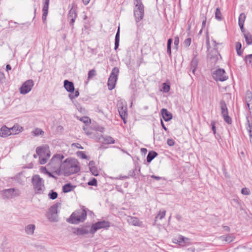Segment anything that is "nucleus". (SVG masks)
I'll use <instances>...</instances> for the list:
<instances>
[{"label":"nucleus","mask_w":252,"mask_h":252,"mask_svg":"<svg viewBox=\"0 0 252 252\" xmlns=\"http://www.w3.org/2000/svg\"><path fill=\"white\" fill-rule=\"evenodd\" d=\"M63 174L64 176H69L70 175L78 173L80 168L79 162L75 158H66L61 164Z\"/></svg>","instance_id":"obj_1"},{"label":"nucleus","mask_w":252,"mask_h":252,"mask_svg":"<svg viewBox=\"0 0 252 252\" xmlns=\"http://www.w3.org/2000/svg\"><path fill=\"white\" fill-rule=\"evenodd\" d=\"M87 213L86 209L84 207L82 209L75 211L72 213L67 221L71 224H78L84 222L87 218Z\"/></svg>","instance_id":"obj_2"},{"label":"nucleus","mask_w":252,"mask_h":252,"mask_svg":"<svg viewBox=\"0 0 252 252\" xmlns=\"http://www.w3.org/2000/svg\"><path fill=\"white\" fill-rule=\"evenodd\" d=\"M32 185L36 194H41L45 189L43 180L39 175H35L32 176Z\"/></svg>","instance_id":"obj_3"},{"label":"nucleus","mask_w":252,"mask_h":252,"mask_svg":"<svg viewBox=\"0 0 252 252\" xmlns=\"http://www.w3.org/2000/svg\"><path fill=\"white\" fill-rule=\"evenodd\" d=\"M117 107L121 119L123 120L124 123L126 124V119L128 115L126 102L125 100L121 99L117 101Z\"/></svg>","instance_id":"obj_4"},{"label":"nucleus","mask_w":252,"mask_h":252,"mask_svg":"<svg viewBox=\"0 0 252 252\" xmlns=\"http://www.w3.org/2000/svg\"><path fill=\"white\" fill-rule=\"evenodd\" d=\"M119 73V69L118 67H115L112 69L107 82V86L109 90H112L115 87Z\"/></svg>","instance_id":"obj_5"},{"label":"nucleus","mask_w":252,"mask_h":252,"mask_svg":"<svg viewBox=\"0 0 252 252\" xmlns=\"http://www.w3.org/2000/svg\"><path fill=\"white\" fill-rule=\"evenodd\" d=\"M110 226V222L106 220L98 221L93 223L90 228L91 234L94 235L98 230L101 228L107 229Z\"/></svg>","instance_id":"obj_6"},{"label":"nucleus","mask_w":252,"mask_h":252,"mask_svg":"<svg viewBox=\"0 0 252 252\" xmlns=\"http://www.w3.org/2000/svg\"><path fill=\"white\" fill-rule=\"evenodd\" d=\"M220 107L221 109V114L223 118L224 121L228 125H231L232 120L231 117L228 115V111L226 104L223 99H221L220 102Z\"/></svg>","instance_id":"obj_7"},{"label":"nucleus","mask_w":252,"mask_h":252,"mask_svg":"<svg viewBox=\"0 0 252 252\" xmlns=\"http://www.w3.org/2000/svg\"><path fill=\"white\" fill-rule=\"evenodd\" d=\"M64 158V156L62 154H56L53 156L47 166L50 168L55 169L59 166L62 163L61 161Z\"/></svg>","instance_id":"obj_8"},{"label":"nucleus","mask_w":252,"mask_h":252,"mask_svg":"<svg viewBox=\"0 0 252 252\" xmlns=\"http://www.w3.org/2000/svg\"><path fill=\"white\" fill-rule=\"evenodd\" d=\"M77 16V5L75 3H72L67 16L68 19L70 20L69 25L72 27V29L74 28L73 25Z\"/></svg>","instance_id":"obj_9"},{"label":"nucleus","mask_w":252,"mask_h":252,"mask_svg":"<svg viewBox=\"0 0 252 252\" xmlns=\"http://www.w3.org/2000/svg\"><path fill=\"white\" fill-rule=\"evenodd\" d=\"M213 77L216 81L221 82L226 80L228 78L226 75L225 70L222 68H219L214 71L213 73Z\"/></svg>","instance_id":"obj_10"},{"label":"nucleus","mask_w":252,"mask_h":252,"mask_svg":"<svg viewBox=\"0 0 252 252\" xmlns=\"http://www.w3.org/2000/svg\"><path fill=\"white\" fill-rule=\"evenodd\" d=\"M90 228L91 227L89 225H83L80 227L74 228L73 233L77 236L88 234L89 233H91Z\"/></svg>","instance_id":"obj_11"},{"label":"nucleus","mask_w":252,"mask_h":252,"mask_svg":"<svg viewBox=\"0 0 252 252\" xmlns=\"http://www.w3.org/2000/svg\"><path fill=\"white\" fill-rule=\"evenodd\" d=\"M3 195L7 198H12L19 196L20 192L19 189H9L2 191Z\"/></svg>","instance_id":"obj_12"},{"label":"nucleus","mask_w":252,"mask_h":252,"mask_svg":"<svg viewBox=\"0 0 252 252\" xmlns=\"http://www.w3.org/2000/svg\"><path fill=\"white\" fill-rule=\"evenodd\" d=\"M173 242L181 246L191 245L190 239L182 235H179L177 238H175Z\"/></svg>","instance_id":"obj_13"},{"label":"nucleus","mask_w":252,"mask_h":252,"mask_svg":"<svg viewBox=\"0 0 252 252\" xmlns=\"http://www.w3.org/2000/svg\"><path fill=\"white\" fill-rule=\"evenodd\" d=\"M32 90V80H29L26 81L20 88L21 94H25Z\"/></svg>","instance_id":"obj_14"},{"label":"nucleus","mask_w":252,"mask_h":252,"mask_svg":"<svg viewBox=\"0 0 252 252\" xmlns=\"http://www.w3.org/2000/svg\"><path fill=\"white\" fill-rule=\"evenodd\" d=\"M17 127H19L18 126H14L12 128L9 129L5 126H2L0 129V136L1 137H6L10 135L12 133L11 131H13Z\"/></svg>","instance_id":"obj_15"},{"label":"nucleus","mask_w":252,"mask_h":252,"mask_svg":"<svg viewBox=\"0 0 252 252\" xmlns=\"http://www.w3.org/2000/svg\"><path fill=\"white\" fill-rule=\"evenodd\" d=\"M63 86L67 92L73 93L74 91V84L71 81L68 80H65L63 82Z\"/></svg>","instance_id":"obj_16"},{"label":"nucleus","mask_w":252,"mask_h":252,"mask_svg":"<svg viewBox=\"0 0 252 252\" xmlns=\"http://www.w3.org/2000/svg\"><path fill=\"white\" fill-rule=\"evenodd\" d=\"M162 117L166 122H168L172 119V114L166 109L162 108L160 111Z\"/></svg>","instance_id":"obj_17"},{"label":"nucleus","mask_w":252,"mask_h":252,"mask_svg":"<svg viewBox=\"0 0 252 252\" xmlns=\"http://www.w3.org/2000/svg\"><path fill=\"white\" fill-rule=\"evenodd\" d=\"M245 101L249 110L252 109V94L249 90L246 93Z\"/></svg>","instance_id":"obj_18"},{"label":"nucleus","mask_w":252,"mask_h":252,"mask_svg":"<svg viewBox=\"0 0 252 252\" xmlns=\"http://www.w3.org/2000/svg\"><path fill=\"white\" fill-rule=\"evenodd\" d=\"M48 151V146L38 147L36 149V153L39 157L45 156V153Z\"/></svg>","instance_id":"obj_19"},{"label":"nucleus","mask_w":252,"mask_h":252,"mask_svg":"<svg viewBox=\"0 0 252 252\" xmlns=\"http://www.w3.org/2000/svg\"><path fill=\"white\" fill-rule=\"evenodd\" d=\"M89 167L90 171L92 175L94 176H97L99 175L97 167L95 166V162L94 160H91L89 163Z\"/></svg>","instance_id":"obj_20"},{"label":"nucleus","mask_w":252,"mask_h":252,"mask_svg":"<svg viewBox=\"0 0 252 252\" xmlns=\"http://www.w3.org/2000/svg\"><path fill=\"white\" fill-rule=\"evenodd\" d=\"M49 0H45L44 2V5L42 8V20L44 22L46 19V17L48 14V7L49 4Z\"/></svg>","instance_id":"obj_21"},{"label":"nucleus","mask_w":252,"mask_h":252,"mask_svg":"<svg viewBox=\"0 0 252 252\" xmlns=\"http://www.w3.org/2000/svg\"><path fill=\"white\" fill-rule=\"evenodd\" d=\"M213 43H214V48L213 49V50H212V53L214 54V56H212L211 57V58L212 59V58H216V61H217L219 59V58H218V56H219L220 57V58H221V56H220V54L219 53L218 50V48L217 47V46L218 44H219V43H217V42L215 40H213Z\"/></svg>","instance_id":"obj_22"},{"label":"nucleus","mask_w":252,"mask_h":252,"mask_svg":"<svg viewBox=\"0 0 252 252\" xmlns=\"http://www.w3.org/2000/svg\"><path fill=\"white\" fill-rule=\"evenodd\" d=\"M198 60L196 57H194L190 62V70H191V72L193 74H195V72L198 66Z\"/></svg>","instance_id":"obj_23"},{"label":"nucleus","mask_w":252,"mask_h":252,"mask_svg":"<svg viewBox=\"0 0 252 252\" xmlns=\"http://www.w3.org/2000/svg\"><path fill=\"white\" fill-rule=\"evenodd\" d=\"M134 16L135 18V22L138 23L141 21L144 17V11H137L133 10Z\"/></svg>","instance_id":"obj_24"},{"label":"nucleus","mask_w":252,"mask_h":252,"mask_svg":"<svg viewBox=\"0 0 252 252\" xmlns=\"http://www.w3.org/2000/svg\"><path fill=\"white\" fill-rule=\"evenodd\" d=\"M127 221L129 224H131L134 226L139 225V220L136 217L128 216L127 217Z\"/></svg>","instance_id":"obj_25"},{"label":"nucleus","mask_w":252,"mask_h":252,"mask_svg":"<svg viewBox=\"0 0 252 252\" xmlns=\"http://www.w3.org/2000/svg\"><path fill=\"white\" fill-rule=\"evenodd\" d=\"M134 4L135 8L133 10L144 11V7L141 0H134Z\"/></svg>","instance_id":"obj_26"},{"label":"nucleus","mask_w":252,"mask_h":252,"mask_svg":"<svg viewBox=\"0 0 252 252\" xmlns=\"http://www.w3.org/2000/svg\"><path fill=\"white\" fill-rule=\"evenodd\" d=\"M220 238L227 243H230L234 240L235 237L233 234H227L220 236Z\"/></svg>","instance_id":"obj_27"},{"label":"nucleus","mask_w":252,"mask_h":252,"mask_svg":"<svg viewBox=\"0 0 252 252\" xmlns=\"http://www.w3.org/2000/svg\"><path fill=\"white\" fill-rule=\"evenodd\" d=\"M158 155V153L154 151H149L147 156V162L150 163Z\"/></svg>","instance_id":"obj_28"},{"label":"nucleus","mask_w":252,"mask_h":252,"mask_svg":"<svg viewBox=\"0 0 252 252\" xmlns=\"http://www.w3.org/2000/svg\"><path fill=\"white\" fill-rule=\"evenodd\" d=\"M247 124L246 126V129L249 132L250 136V141L252 143V124L250 123L248 117H247Z\"/></svg>","instance_id":"obj_29"},{"label":"nucleus","mask_w":252,"mask_h":252,"mask_svg":"<svg viewBox=\"0 0 252 252\" xmlns=\"http://www.w3.org/2000/svg\"><path fill=\"white\" fill-rule=\"evenodd\" d=\"M75 186H73L71 183H69L63 186L62 189L64 193H67L73 190Z\"/></svg>","instance_id":"obj_30"},{"label":"nucleus","mask_w":252,"mask_h":252,"mask_svg":"<svg viewBox=\"0 0 252 252\" xmlns=\"http://www.w3.org/2000/svg\"><path fill=\"white\" fill-rule=\"evenodd\" d=\"M120 42V27L118 28V29L117 31L115 37V47L114 49L116 50L119 46Z\"/></svg>","instance_id":"obj_31"},{"label":"nucleus","mask_w":252,"mask_h":252,"mask_svg":"<svg viewBox=\"0 0 252 252\" xmlns=\"http://www.w3.org/2000/svg\"><path fill=\"white\" fill-rule=\"evenodd\" d=\"M61 203L57 202L53 205L49 209V212L53 214H58V208L61 206Z\"/></svg>","instance_id":"obj_32"},{"label":"nucleus","mask_w":252,"mask_h":252,"mask_svg":"<svg viewBox=\"0 0 252 252\" xmlns=\"http://www.w3.org/2000/svg\"><path fill=\"white\" fill-rule=\"evenodd\" d=\"M44 131L39 128H36L34 129V130L32 131V134L35 136L43 137L44 135Z\"/></svg>","instance_id":"obj_33"},{"label":"nucleus","mask_w":252,"mask_h":252,"mask_svg":"<svg viewBox=\"0 0 252 252\" xmlns=\"http://www.w3.org/2000/svg\"><path fill=\"white\" fill-rule=\"evenodd\" d=\"M47 218L50 221L56 222L58 221V215L56 214L48 212Z\"/></svg>","instance_id":"obj_34"},{"label":"nucleus","mask_w":252,"mask_h":252,"mask_svg":"<svg viewBox=\"0 0 252 252\" xmlns=\"http://www.w3.org/2000/svg\"><path fill=\"white\" fill-rule=\"evenodd\" d=\"M244 36L245 38L246 43L248 45L252 44V35L248 32L247 33H244Z\"/></svg>","instance_id":"obj_35"},{"label":"nucleus","mask_w":252,"mask_h":252,"mask_svg":"<svg viewBox=\"0 0 252 252\" xmlns=\"http://www.w3.org/2000/svg\"><path fill=\"white\" fill-rule=\"evenodd\" d=\"M103 139L106 144H114L115 142L114 138L110 136H107L104 137Z\"/></svg>","instance_id":"obj_36"},{"label":"nucleus","mask_w":252,"mask_h":252,"mask_svg":"<svg viewBox=\"0 0 252 252\" xmlns=\"http://www.w3.org/2000/svg\"><path fill=\"white\" fill-rule=\"evenodd\" d=\"M165 210H163L162 211H159L158 214L155 217V222H156L158 218H159L160 220H162L165 217Z\"/></svg>","instance_id":"obj_37"},{"label":"nucleus","mask_w":252,"mask_h":252,"mask_svg":"<svg viewBox=\"0 0 252 252\" xmlns=\"http://www.w3.org/2000/svg\"><path fill=\"white\" fill-rule=\"evenodd\" d=\"M58 193L56 191H54L53 190H51L48 194L49 198L52 200L56 199L58 197Z\"/></svg>","instance_id":"obj_38"},{"label":"nucleus","mask_w":252,"mask_h":252,"mask_svg":"<svg viewBox=\"0 0 252 252\" xmlns=\"http://www.w3.org/2000/svg\"><path fill=\"white\" fill-rule=\"evenodd\" d=\"M79 95V91L77 90L75 91L74 90L73 93H70V94H68V97L71 100H72L74 98L78 97Z\"/></svg>","instance_id":"obj_39"},{"label":"nucleus","mask_w":252,"mask_h":252,"mask_svg":"<svg viewBox=\"0 0 252 252\" xmlns=\"http://www.w3.org/2000/svg\"><path fill=\"white\" fill-rule=\"evenodd\" d=\"M215 18L219 21H220L222 19L221 13L220 12V8L219 7H217L216 9Z\"/></svg>","instance_id":"obj_40"},{"label":"nucleus","mask_w":252,"mask_h":252,"mask_svg":"<svg viewBox=\"0 0 252 252\" xmlns=\"http://www.w3.org/2000/svg\"><path fill=\"white\" fill-rule=\"evenodd\" d=\"M170 89V86L169 83H163L162 84V91L164 93H168Z\"/></svg>","instance_id":"obj_41"},{"label":"nucleus","mask_w":252,"mask_h":252,"mask_svg":"<svg viewBox=\"0 0 252 252\" xmlns=\"http://www.w3.org/2000/svg\"><path fill=\"white\" fill-rule=\"evenodd\" d=\"M245 19H246L245 14L243 13H242L241 14H240L239 16V20H238L239 25H244Z\"/></svg>","instance_id":"obj_42"},{"label":"nucleus","mask_w":252,"mask_h":252,"mask_svg":"<svg viewBox=\"0 0 252 252\" xmlns=\"http://www.w3.org/2000/svg\"><path fill=\"white\" fill-rule=\"evenodd\" d=\"M79 120L85 124L86 125H89L91 122V120L90 118L87 116H84L80 118Z\"/></svg>","instance_id":"obj_43"},{"label":"nucleus","mask_w":252,"mask_h":252,"mask_svg":"<svg viewBox=\"0 0 252 252\" xmlns=\"http://www.w3.org/2000/svg\"><path fill=\"white\" fill-rule=\"evenodd\" d=\"M77 155L78 157L82 159H89V157L83 151H78L77 152Z\"/></svg>","instance_id":"obj_44"},{"label":"nucleus","mask_w":252,"mask_h":252,"mask_svg":"<svg viewBox=\"0 0 252 252\" xmlns=\"http://www.w3.org/2000/svg\"><path fill=\"white\" fill-rule=\"evenodd\" d=\"M88 185L89 186H97V180L95 178H93L91 180L88 182Z\"/></svg>","instance_id":"obj_45"},{"label":"nucleus","mask_w":252,"mask_h":252,"mask_svg":"<svg viewBox=\"0 0 252 252\" xmlns=\"http://www.w3.org/2000/svg\"><path fill=\"white\" fill-rule=\"evenodd\" d=\"M51 169L55 170L54 172L58 175H60L62 171L63 172L61 168V164L59 165V166L56 167L55 169L51 168Z\"/></svg>","instance_id":"obj_46"},{"label":"nucleus","mask_w":252,"mask_h":252,"mask_svg":"<svg viewBox=\"0 0 252 252\" xmlns=\"http://www.w3.org/2000/svg\"><path fill=\"white\" fill-rule=\"evenodd\" d=\"M244 60L246 63L249 62V63H252V54L246 56Z\"/></svg>","instance_id":"obj_47"},{"label":"nucleus","mask_w":252,"mask_h":252,"mask_svg":"<svg viewBox=\"0 0 252 252\" xmlns=\"http://www.w3.org/2000/svg\"><path fill=\"white\" fill-rule=\"evenodd\" d=\"M95 70L94 69L90 70L88 72V78L89 79L91 78L95 75Z\"/></svg>","instance_id":"obj_48"},{"label":"nucleus","mask_w":252,"mask_h":252,"mask_svg":"<svg viewBox=\"0 0 252 252\" xmlns=\"http://www.w3.org/2000/svg\"><path fill=\"white\" fill-rule=\"evenodd\" d=\"M191 38L189 37L187 38L184 42V46L186 47H188L189 46V45L191 44Z\"/></svg>","instance_id":"obj_49"},{"label":"nucleus","mask_w":252,"mask_h":252,"mask_svg":"<svg viewBox=\"0 0 252 252\" xmlns=\"http://www.w3.org/2000/svg\"><path fill=\"white\" fill-rule=\"evenodd\" d=\"M47 159L45 157H39V163L40 164H44L47 161Z\"/></svg>","instance_id":"obj_50"},{"label":"nucleus","mask_w":252,"mask_h":252,"mask_svg":"<svg viewBox=\"0 0 252 252\" xmlns=\"http://www.w3.org/2000/svg\"><path fill=\"white\" fill-rule=\"evenodd\" d=\"M241 193L244 195H249L250 194V191L248 188H245L241 189Z\"/></svg>","instance_id":"obj_51"},{"label":"nucleus","mask_w":252,"mask_h":252,"mask_svg":"<svg viewBox=\"0 0 252 252\" xmlns=\"http://www.w3.org/2000/svg\"><path fill=\"white\" fill-rule=\"evenodd\" d=\"M25 231L27 234H31L32 233V224H29L26 227Z\"/></svg>","instance_id":"obj_52"},{"label":"nucleus","mask_w":252,"mask_h":252,"mask_svg":"<svg viewBox=\"0 0 252 252\" xmlns=\"http://www.w3.org/2000/svg\"><path fill=\"white\" fill-rule=\"evenodd\" d=\"M179 44V38L178 36H176L174 38V44L176 49H178V46Z\"/></svg>","instance_id":"obj_53"},{"label":"nucleus","mask_w":252,"mask_h":252,"mask_svg":"<svg viewBox=\"0 0 252 252\" xmlns=\"http://www.w3.org/2000/svg\"><path fill=\"white\" fill-rule=\"evenodd\" d=\"M135 170L136 169L130 170L129 171L128 176H126L125 178H128L129 177H135Z\"/></svg>","instance_id":"obj_54"},{"label":"nucleus","mask_w":252,"mask_h":252,"mask_svg":"<svg viewBox=\"0 0 252 252\" xmlns=\"http://www.w3.org/2000/svg\"><path fill=\"white\" fill-rule=\"evenodd\" d=\"M167 144L169 146H173L175 144V141L172 139H168L167 141Z\"/></svg>","instance_id":"obj_55"},{"label":"nucleus","mask_w":252,"mask_h":252,"mask_svg":"<svg viewBox=\"0 0 252 252\" xmlns=\"http://www.w3.org/2000/svg\"><path fill=\"white\" fill-rule=\"evenodd\" d=\"M212 126V130L214 134L216 133V128L215 126V122L214 121H212L211 124Z\"/></svg>","instance_id":"obj_56"},{"label":"nucleus","mask_w":252,"mask_h":252,"mask_svg":"<svg viewBox=\"0 0 252 252\" xmlns=\"http://www.w3.org/2000/svg\"><path fill=\"white\" fill-rule=\"evenodd\" d=\"M40 172L44 173L45 174H47L49 171L46 169V167L41 166L40 169Z\"/></svg>","instance_id":"obj_57"},{"label":"nucleus","mask_w":252,"mask_h":252,"mask_svg":"<svg viewBox=\"0 0 252 252\" xmlns=\"http://www.w3.org/2000/svg\"><path fill=\"white\" fill-rule=\"evenodd\" d=\"M242 48L241 43L239 42H237L236 43V50H241Z\"/></svg>","instance_id":"obj_58"},{"label":"nucleus","mask_w":252,"mask_h":252,"mask_svg":"<svg viewBox=\"0 0 252 252\" xmlns=\"http://www.w3.org/2000/svg\"><path fill=\"white\" fill-rule=\"evenodd\" d=\"M4 79L5 76L4 73L0 71V83H2Z\"/></svg>","instance_id":"obj_59"},{"label":"nucleus","mask_w":252,"mask_h":252,"mask_svg":"<svg viewBox=\"0 0 252 252\" xmlns=\"http://www.w3.org/2000/svg\"><path fill=\"white\" fill-rule=\"evenodd\" d=\"M95 129L97 131H100L101 132H103L104 131V127H103L102 126H98L97 127H96Z\"/></svg>","instance_id":"obj_60"},{"label":"nucleus","mask_w":252,"mask_h":252,"mask_svg":"<svg viewBox=\"0 0 252 252\" xmlns=\"http://www.w3.org/2000/svg\"><path fill=\"white\" fill-rule=\"evenodd\" d=\"M160 124H161V126L163 128V129H164V130L166 131H168L167 128L164 125L162 119L160 120Z\"/></svg>","instance_id":"obj_61"},{"label":"nucleus","mask_w":252,"mask_h":252,"mask_svg":"<svg viewBox=\"0 0 252 252\" xmlns=\"http://www.w3.org/2000/svg\"><path fill=\"white\" fill-rule=\"evenodd\" d=\"M47 153H45V157L47 158V159L50 157L51 154H50V151L49 149V147H48V151L46 152Z\"/></svg>","instance_id":"obj_62"},{"label":"nucleus","mask_w":252,"mask_h":252,"mask_svg":"<svg viewBox=\"0 0 252 252\" xmlns=\"http://www.w3.org/2000/svg\"><path fill=\"white\" fill-rule=\"evenodd\" d=\"M151 178L152 179H156V180H160L161 179V177L159 176H157L156 175H153L151 176Z\"/></svg>","instance_id":"obj_63"},{"label":"nucleus","mask_w":252,"mask_h":252,"mask_svg":"<svg viewBox=\"0 0 252 252\" xmlns=\"http://www.w3.org/2000/svg\"><path fill=\"white\" fill-rule=\"evenodd\" d=\"M73 145H75V147L78 148V149H83V148L82 147V146L79 144V143H73L72 144Z\"/></svg>","instance_id":"obj_64"}]
</instances>
